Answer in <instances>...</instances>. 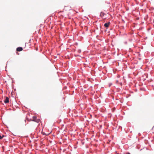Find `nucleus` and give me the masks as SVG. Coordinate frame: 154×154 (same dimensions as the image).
I'll list each match as a JSON object with an SVG mask.
<instances>
[{
  "label": "nucleus",
  "instance_id": "39448f33",
  "mask_svg": "<svg viewBox=\"0 0 154 154\" xmlns=\"http://www.w3.org/2000/svg\"><path fill=\"white\" fill-rule=\"evenodd\" d=\"M4 135L3 134H0V139H2V138L4 137Z\"/></svg>",
  "mask_w": 154,
  "mask_h": 154
},
{
  "label": "nucleus",
  "instance_id": "f257e3e1",
  "mask_svg": "<svg viewBox=\"0 0 154 154\" xmlns=\"http://www.w3.org/2000/svg\"><path fill=\"white\" fill-rule=\"evenodd\" d=\"M33 121L35 122L38 123L40 121V119H36V117L35 116L33 117Z\"/></svg>",
  "mask_w": 154,
  "mask_h": 154
},
{
  "label": "nucleus",
  "instance_id": "7ed1b4c3",
  "mask_svg": "<svg viewBox=\"0 0 154 154\" xmlns=\"http://www.w3.org/2000/svg\"><path fill=\"white\" fill-rule=\"evenodd\" d=\"M23 50V48L21 47H19L17 48L16 51H20Z\"/></svg>",
  "mask_w": 154,
  "mask_h": 154
},
{
  "label": "nucleus",
  "instance_id": "20e7f679",
  "mask_svg": "<svg viewBox=\"0 0 154 154\" xmlns=\"http://www.w3.org/2000/svg\"><path fill=\"white\" fill-rule=\"evenodd\" d=\"M109 24H110V22L106 23H105L104 24V26L106 27H108L109 26Z\"/></svg>",
  "mask_w": 154,
  "mask_h": 154
},
{
  "label": "nucleus",
  "instance_id": "f03ea898",
  "mask_svg": "<svg viewBox=\"0 0 154 154\" xmlns=\"http://www.w3.org/2000/svg\"><path fill=\"white\" fill-rule=\"evenodd\" d=\"M9 102V99L8 97H6L5 99L4 100V102L5 103H8Z\"/></svg>",
  "mask_w": 154,
  "mask_h": 154
},
{
  "label": "nucleus",
  "instance_id": "423d86ee",
  "mask_svg": "<svg viewBox=\"0 0 154 154\" xmlns=\"http://www.w3.org/2000/svg\"><path fill=\"white\" fill-rule=\"evenodd\" d=\"M127 154H131L129 152H127Z\"/></svg>",
  "mask_w": 154,
  "mask_h": 154
}]
</instances>
